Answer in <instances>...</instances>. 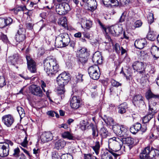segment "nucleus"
Segmentation results:
<instances>
[{"label": "nucleus", "instance_id": "obj_25", "mask_svg": "<svg viewBox=\"0 0 159 159\" xmlns=\"http://www.w3.org/2000/svg\"><path fill=\"white\" fill-rule=\"evenodd\" d=\"M80 128L83 130H84L88 129V127L90 126V124H89V122L86 120H84L80 121Z\"/></svg>", "mask_w": 159, "mask_h": 159}, {"label": "nucleus", "instance_id": "obj_57", "mask_svg": "<svg viewBox=\"0 0 159 159\" xmlns=\"http://www.w3.org/2000/svg\"><path fill=\"white\" fill-rule=\"evenodd\" d=\"M102 159H113V158L111 156L108 154H104L102 155Z\"/></svg>", "mask_w": 159, "mask_h": 159}, {"label": "nucleus", "instance_id": "obj_56", "mask_svg": "<svg viewBox=\"0 0 159 159\" xmlns=\"http://www.w3.org/2000/svg\"><path fill=\"white\" fill-rule=\"evenodd\" d=\"M25 30L23 28H20L18 30L16 34L21 35H25Z\"/></svg>", "mask_w": 159, "mask_h": 159}, {"label": "nucleus", "instance_id": "obj_49", "mask_svg": "<svg viewBox=\"0 0 159 159\" xmlns=\"http://www.w3.org/2000/svg\"><path fill=\"white\" fill-rule=\"evenodd\" d=\"M147 38L148 39L151 41H153L155 39L154 34L151 32H149L148 33Z\"/></svg>", "mask_w": 159, "mask_h": 159}, {"label": "nucleus", "instance_id": "obj_5", "mask_svg": "<svg viewBox=\"0 0 159 159\" xmlns=\"http://www.w3.org/2000/svg\"><path fill=\"white\" fill-rule=\"evenodd\" d=\"M13 145V143L9 140H7L5 143H0V156H7L9 154L10 146Z\"/></svg>", "mask_w": 159, "mask_h": 159}, {"label": "nucleus", "instance_id": "obj_18", "mask_svg": "<svg viewBox=\"0 0 159 159\" xmlns=\"http://www.w3.org/2000/svg\"><path fill=\"white\" fill-rule=\"evenodd\" d=\"M52 134L50 132H44L40 137L41 141L44 143L51 140L53 138Z\"/></svg>", "mask_w": 159, "mask_h": 159}, {"label": "nucleus", "instance_id": "obj_31", "mask_svg": "<svg viewBox=\"0 0 159 159\" xmlns=\"http://www.w3.org/2000/svg\"><path fill=\"white\" fill-rule=\"evenodd\" d=\"M10 59L11 62L13 65H15L16 64L18 63L19 57L17 54L14 55L12 57H11Z\"/></svg>", "mask_w": 159, "mask_h": 159}, {"label": "nucleus", "instance_id": "obj_41", "mask_svg": "<svg viewBox=\"0 0 159 159\" xmlns=\"http://www.w3.org/2000/svg\"><path fill=\"white\" fill-rule=\"evenodd\" d=\"M61 159H73L72 156L69 153L64 154L61 157Z\"/></svg>", "mask_w": 159, "mask_h": 159}, {"label": "nucleus", "instance_id": "obj_52", "mask_svg": "<svg viewBox=\"0 0 159 159\" xmlns=\"http://www.w3.org/2000/svg\"><path fill=\"white\" fill-rule=\"evenodd\" d=\"M143 24L141 20H137L134 23V26L135 28H139Z\"/></svg>", "mask_w": 159, "mask_h": 159}, {"label": "nucleus", "instance_id": "obj_19", "mask_svg": "<svg viewBox=\"0 0 159 159\" xmlns=\"http://www.w3.org/2000/svg\"><path fill=\"white\" fill-rule=\"evenodd\" d=\"M147 41L145 39L136 40L134 43L135 47L138 49H141L143 48L147 45Z\"/></svg>", "mask_w": 159, "mask_h": 159}, {"label": "nucleus", "instance_id": "obj_32", "mask_svg": "<svg viewBox=\"0 0 159 159\" xmlns=\"http://www.w3.org/2000/svg\"><path fill=\"white\" fill-rule=\"evenodd\" d=\"M154 116L152 114H148V115L144 116L142 119V121L144 123H146L148 122Z\"/></svg>", "mask_w": 159, "mask_h": 159}, {"label": "nucleus", "instance_id": "obj_48", "mask_svg": "<svg viewBox=\"0 0 159 159\" xmlns=\"http://www.w3.org/2000/svg\"><path fill=\"white\" fill-rule=\"evenodd\" d=\"M26 7L25 6H20L16 8L14 10L15 13H17L18 12L20 11H23L25 9Z\"/></svg>", "mask_w": 159, "mask_h": 159}, {"label": "nucleus", "instance_id": "obj_60", "mask_svg": "<svg viewBox=\"0 0 159 159\" xmlns=\"http://www.w3.org/2000/svg\"><path fill=\"white\" fill-rule=\"evenodd\" d=\"M82 76L83 75L80 74H78V75H76V79H77L78 82H82Z\"/></svg>", "mask_w": 159, "mask_h": 159}, {"label": "nucleus", "instance_id": "obj_23", "mask_svg": "<svg viewBox=\"0 0 159 159\" xmlns=\"http://www.w3.org/2000/svg\"><path fill=\"white\" fill-rule=\"evenodd\" d=\"M128 108L127 104L124 102L119 105L118 107V112L119 113L123 114L125 113Z\"/></svg>", "mask_w": 159, "mask_h": 159}, {"label": "nucleus", "instance_id": "obj_10", "mask_svg": "<svg viewBox=\"0 0 159 159\" xmlns=\"http://www.w3.org/2000/svg\"><path fill=\"white\" fill-rule=\"evenodd\" d=\"M112 129L116 134L121 137H124L127 131V128L124 125L118 124L113 125Z\"/></svg>", "mask_w": 159, "mask_h": 159}, {"label": "nucleus", "instance_id": "obj_24", "mask_svg": "<svg viewBox=\"0 0 159 159\" xmlns=\"http://www.w3.org/2000/svg\"><path fill=\"white\" fill-rule=\"evenodd\" d=\"M145 96L146 98L148 100L152 98L155 99L159 98V95H155L150 90H148L145 93Z\"/></svg>", "mask_w": 159, "mask_h": 159}, {"label": "nucleus", "instance_id": "obj_40", "mask_svg": "<svg viewBox=\"0 0 159 159\" xmlns=\"http://www.w3.org/2000/svg\"><path fill=\"white\" fill-rule=\"evenodd\" d=\"M156 107H153L152 106L148 105V114H152L154 116L155 113H156Z\"/></svg>", "mask_w": 159, "mask_h": 159}, {"label": "nucleus", "instance_id": "obj_22", "mask_svg": "<svg viewBox=\"0 0 159 159\" xmlns=\"http://www.w3.org/2000/svg\"><path fill=\"white\" fill-rule=\"evenodd\" d=\"M103 4L106 7L118 6L119 3L117 0H102Z\"/></svg>", "mask_w": 159, "mask_h": 159}, {"label": "nucleus", "instance_id": "obj_29", "mask_svg": "<svg viewBox=\"0 0 159 159\" xmlns=\"http://www.w3.org/2000/svg\"><path fill=\"white\" fill-rule=\"evenodd\" d=\"M59 24L63 27H66L67 26V19L66 17H63L59 19L58 22Z\"/></svg>", "mask_w": 159, "mask_h": 159}, {"label": "nucleus", "instance_id": "obj_14", "mask_svg": "<svg viewBox=\"0 0 159 159\" xmlns=\"http://www.w3.org/2000/svg\"><path fill=\"white\" fill-rule=\"evenodd\" d=\"M81 105V99L79 97L74 96L70 99V105L73 109H76L79 108Z\"/></svg>", "mask_w": 159, "mask_h": 159}, {"label": "nucleus", "instance_id": "obj_36", "mask_svg": "<svg viewBox=\"0 0 159 159\" xmlns=\"http://www.w3.org/2000/svg\"><path fill=\"white\" fill-rule=\"evenodd\" d=\"M25 35H20L16 34L15 39L17 42H20L23 41L25 39Z\"/></svg>", "mask_w": 159, "mask_h": 159}, {"label": "nucleus", "instance_id": "obj_15", "mask_svg": "<svg viewBox=\"0 0 159 159\" xmlns=\"http://www.w3.org/2000/svg\"><path fill=\"white\" fill-rule=\"evenodd\" d=\"M28 69L32 73H35L36 71V63L33 59L29 56H26Z\"/></svg>", "mask_w": 159, "mask_h": 159}, {"label": "nucleus", "instance_id": "obj_63", "mask_svg": "<svg viewBox=\"0 0 159 159\" xmlns=\"http://www.w3.org/2000/svg\"><path fill=\"white\" fill-rule=\"evenodd\" d=\"M84 159H94V157L90 154H85Z\"/></svg>", "mask_w": 159, "mask_h": 159}, {"label": "nucleus", "instance_id": "obj_26", "mask_svg": "<svg viewBox=\"0 0 159 159\" xmlns=\"http://www.w3.org/2000/svg\"><path fill=\"white\" fill-rule=\"evenodd\" d=\"M87 49L85 48H82L77 52L79 56H84V57H88L89 55V53L87 52Z\"/></svg>", "mask_w": 159, "mask_h": 159}, {"label": "nucleus", "instance_id": "obj_8", "mask_svg": "<svg viewBox=\"0 0 159 159\" xmlns=\"http://www.w3.org/2000/svg\"><path fill=\"white\" fill-rule=\"evenodd\" d=\"M69 9V6L66 2H62L61 4H58L56 6V11L60 15L65 14Z\"/></svg>", "mask_w": 159, "mask_h": 159}, {"label": "nucleus", "instance_id": "obj_2", "mask_svg": "<svg viewBox=\"0 0 159 159\" xmlns=\"http://www.w3.org/2000/svg\"><path fill=\"white\" fill-rule=\"evenodd\" d=\"M70 41L68 34L66 33H62L56 38L55 46L58 48L65 47L68 45Z\"/></svg>", "mask_w": 159, "mask_h": 159}, {"label": "nucleus", "instance_id": "obj_42", "mask_svg": "<svg viewBox=\"0 0 159 159\" xmlns=\"http://www.w3.org/2000/svg\"><path fill=\"white\" fill-rule=\"evenodd\" d=\"M106 123L108 125H114V121L113 119L111 117H108L107 119L105 120Z\"/></svg>", "mask_w": 159, "mask_h": 159}, {"label": "nucleus", "instance_id": "obj_33", "mask_svg": "<svg viewBox=\"0 0 159 159\" xmlns=\"http://www.w3.org/2000/svg\"><path fill=\"white\" fill-rule=\"evenodd\" d=\"M100 135L102 138H106L108 134V132L107 129L104 127L101 128L100 131Z\"/></svg>", "mask_w": 159, "mask_h": 159}, {"label": "nucleus", "instance_id": "obj_38", "mask_svg": "<svg viewBox=\"0 0 159 159\" xmlns=\"http://www.w3.org/2000/svg\"><path fill=\"white\" fill-rule=\"evenodd\" d=\"M115 36H118L119 34L121 33L122 31V27L117 25H115Z\"/></svg>", "mask_w": 159, "mask_h": 159}, {"label": "nucleus", "instance_id": "obj_61", "mask_svg": "<svg viewBox=\"0 0 159 159\" xmlns=\"http://www.w3.org/2000/svg\"><path fill=\"white\" fill-rule=\"evenodd\" d=\"M85 25L87 29H89L92 26V23L91 21L89 20H87L85 23Z\"/></svg>", "mask_w": 159, "mask_h": 159}, {"label": "nucleus", "instance_id": "obj_27", "mask_svg": "<svg viewBox=\"0 0 159 159\" xmlns=\"http://www.w3.org/2000/svg\"><path fill=\"white\" fill-rule=\"evenodd\" d=\"M100 147V143L98 141H96L94 145L91 147L97 155H98L99 153Z\"/></svg>", "mask_w": 159, "mask_h": 159}, {"label": "nucleus", "instance_id": "obj_59", "mask_svg": "<svg viewBox=\"0 0 159 159\" xmlns=\"http://www.w3.org/2000/svg\"><path fill=\"white\" fill-rule=\"evenodd\" d=\"M14 152L13 154V156L16 157H17L18 156L20 152V150L19 148H17L14 150Z\"/></svg>", "mask_w": 159, "mask_h": 159}, {"label": "nucleus", "instance_id": "obj_58", "mask_svg": "<svg viewBox=\"0 0 159 159\" xmlns=\"http://www.w3.org/2000/svg\"><path fill=\"white\" fill-rule=\"evenodd\" d=\"M28 141L27 140V137L25 136L23 142L20 143L21 145L24 147H26Z\"/></svg>", "mask_w": 159, "mask_h": 159}, {"label": "nucleus", "instance_id": "obj_30", "mask_svg": "<svg viewBox=\"0 0 159 159\" xmlns=\"http://www.w3.org/2000/svg\"><path fill=\"white\" fill-rule=\"evenodd\" d=\"M90 126L92 130V135L93 137H97L98 136V134L97 133V126L92 123L90 124Z\"/></svg>", "mask_w": 159, "mask_h": 159}, {"label": "nucleus", "instance_id": "obj_20", "mask_svg": "<svg viewBox=\"0 0 159 159\" xmlns=\"http://www.w3.org/2000/svg\"><path fill=\"white\" fill-rule=\"evenodd\" d=\"M92 59L95 64H101L102 61V58L101 53L99 51L96 52L93 54Z\"/></svg>", "mask_w": 159, "mask_h": 159}, {"label": "nucleus", "instance_id": "obj_9", "mask_svg": "<svg viewBox=\"0 0 159 159\" xmlns=\"http://www.w3.org/2000/svg\"><path fill=\"white\" fill-rule=\"evenodd\" d=\"M98 66L96 65L90 66L88 69L89 74L91 78L94 80H97L100 77Z\"/></svg>", "mask_w": 159, "mask_h": 159}, {"label": "nucleus", "instance_id": "obj_34", "mask_svg": "<svg viewBox=\"0 0 159 159\" xmlns=\"http://www.w3.org/2000/svg\"><path fill=\"white\" fill-rule=\"evenodd\" d=\"M62 136L64 138H67L70 140L73 139V136L72 134L69 132H65L62 134Z\"/></svg>", "mask_w": 159, "mask_h": 159}, {"label": "nucleus", "instance_id": "obj_51", "mask_svg": "<svg viewBox=\"0 0 159 159\" xmlns=\"http://www.w3.org/2000/svg\"><path fill=\"white\" fill-rule=\"evenodd\" d=\"M114 48L117 53H120V46L118 43H116L115 44L114 46Z\"/></svg>", "mask_w": 159, "mask_h": 159}, {"label": "nucleus", "instance_id": "obj_64", "mask_svg": "<svg viewBox=\"0 0 159 159\" xmlns=\"http://www.w3.org/2000/svg\"><path fill=\"white\" fill-rule=\"evenodd\" d=\"M52 159H58V154L56 152H53L52 153Z\"/></svg>", "mask_w": 159, "mask_h": 159}, {"label": "nucleus", "instance_id": "obj_43", "mask_svg": "<svg viewBox=\"0 0 159 159\" xmlns=\"http://www.w3.org/2000/svg\"><path fill=\"white\" fill-rule=\"evenodd\" d=\"M122 73L126 77V78H127L129 76H131L132 75V74L130 73L129 69L126 70L125 72L121 71V73Z\"/></svg>", "mask_w": 159, "mask_h": 159}, {"label": "nucleus", "instance_id": "obj_4", "mask_svg": "<svg viewBox=\"0 0 159 159\" xmlns=\"http://www.w3.org/2000/svg\"><path fill=\"white\" fill-rule=\"evenodd\" d=\"M133 69L142 75H145L146 77L148 75V73H146L145 69L146 65L145 63L139 61H136L134 62L132 65Z\"/></svg>", "mask_w": 159, "mask_h": 159}, {"label": "nucleus", "instance_id": "obj_11", "mask_svg": "<svg viewBox=\"0 0 159 159\" xmlns=\"http://www.w3.org/2000/svg\"><path fill=\"white\" fill-rule=\"evenodd\" d=\"M147 130V127L144 125L142 126L140 123L137 122L131 126L130 128V132L135 134L140 130L143 132H144Z\"/></svg>", "mask_w": 159, "mask_h": 159}, {"label": "nucleus", "instance_id": "obj_62", "mask_svg": "<svg viewBox=\"0 0 159 159\" xmlns=\"http://www.w3.org/2000/svg\"><path fill=\"white\" fill-rule=\"evenodd\" d=\"M40 152V149L37 148V149L34 148L33 149V153L36 155L37 157L39 155V153Z\"/></svg>", "mask_w": 159, "mask_h": 159}, {"label": "nucleus", "instance_id": "obj_6", "mask_svg": "<svg viewBox=\"0 0 159 159\" xmlns=\"http://www.w3.org/2000/svg\"><path fill=\"white\" fill-rule=\"evenodd\" d=\"M70 74L66 72L61 73L57 78V82L59 86L64 87L70 80Z\"/></svg>", "mask_w": 159, "mask_h": 159}, {"label": "nucleus", "instance_id": "obj_16", "mask_svg": "<svg viewBox=\"0 0 159 159\" xmlns=\"http://www.w3.org/2000/svg\"><path fill=\"white\" fill-rule=\"evenodd\" d=\"M31 93L33 95L39 97L42 96V91L39 86H37L34 85H31L29 88Z\"/></svg>", "mask_w": 159, "mask_h": 159}, {"label": "nucleus", "instance_id": "obj_13", "mask_svg": "<svg viewBox=\"0 0 159 159\" xmlns=\"http://www.w3.org/2000/svg\"><path fill=\"white\" fill-rule=\"evenodd\" d=\"M2 121L7 126L10 127L13 123L14 119L10 114L5 115L2 117Z\"/></svg>", "mask_w": 159, "mask_h": 159}, {"label": "nucleus", "instance_id": "obj_7", "mask_svg": "<svg viewBox=\"0 0 159 159\" xmlns=\"http://www.w3.org/2000/svg\"><path fill=\"white\" fill-rule=\"evenodd\" d=\"M109 145L113 147L115 149V152H117L120 150L123 144V142L122 140L118 138L113 137L110 138L108 141Z\"/></svg>", "mask_w": 159, "mask_h": 159}, {"label": "nucleus", "instance_id": "obj_54", "mask_svg": "<svg viewBox=\"0 0 159 159\" xmlns=\"http://www.w3.org/2000/svg\"><path fill=\"white\" fill-rule=\"evenodd\" d=\"M46 85L45 83L43 80H41V87L42 88V89L43 90V91L44 92H46V94L47 96H48V92L47 91H46V90H45V89H44V88L46 87Z\"/></svg>", "mask_w": 159, "mask_h": 159}, {"label": "nucleus", "instance_id": "obj_12", "mask_svg": "<svg viewBox=\"0 0 159 159\" xmlns=\"http://www.w3.org/2000/svg\"><path fill=\"white\" fill-rule=\"evenodd\" d=\"M144 98L140 94L135 95L134 97L133 103L135 106L140 107L145 105L144 101Z\"/></svg>", "mask_w": 159, "mask_h": 159}, {"label": "nucleus", "instance_id": "obj_1", "mask_svg": "<svg viewBox=\"0 0 159 159\" xmlns=\"http://www.w3.org/2000/svg\"><path fill=\"white\" fill-rule=\"evenodd\" d=\"M43 64L44 70L48 75L51 76L58 72L59 65L55 58L47 57L44 60Z\"/></svg>", "mask_w": 159, "mask_h": 159}, {"label": "nucleus", "instance_id": "obj_50", "mask_svg": "<svg viewBox=\"0 0 159 159\" xmlns=\"http://www.w3.org/2000/svg\"><path fill=\"white\" fill-rule=\"evenodd\" d=\"M125 141L126 143L129 145H132L134 143V139L131 137H127L125 138Z\"/></svg>", "mask_w": 159, "mask_h": 159}, {"label": "nucleus", "instance_id": "obj_35", "mask_svg": "<svg viewBox=\"0 0 159 159\" xmlns=\"http://www.w3.org/2000/svg\"><path fill=\"white\" fill-rule=\"evenodd\" d=\"M65 144V143L63 140H60L57 142L55 143V146L57 149L61 148L63 147Z\"/></svg>", "mask_w": 159, "mask_h": 159}, {"label": "nucleus", "instance_id": "obj_17", "mask_svg": "<svg viewBox=\"0 0 159 159\" xmlns=\"http://www.w3.org/2000/svg\"><path fill=\"white\" fill-rule=\"evenodd\" d=\"M13 21L12 19L10 17H0V28L2 29L10 25Z\"/></svg>", "mask_w": 159, "mask_h": 159}, {"label": "nucleus", "instance_id": "obj_28", "mask_svg": "<svg viewBox=\"0 0 159 159\" xmlns=\"http://www.w3.org/2000/svg\"><path fill=\"white\" fill-rule=\"evenodd\" d=\"M88 4L92 10H94L96 9L97 4L95 0H89Z\"/></svg>", "mask_w": 159, "mask_h": 159}, {"label": "nucleus", "instance_id": "obj_37", "mask_svg": "<svg viewBox=\"0 0 159 159\" xmlns=\"http://www.w3.org/2000/svg\"><path fill=\"white\" fill-rule=\"evenodd\" d=\"M17 111H18L20 117L22 118L25 116V112L24 109L20 107H17Z\"/></svg>", "mask_w": 159, "mask_h": 159}, {"label": "nucleus", "instance_id": "obj_55", "mask_svg": "<svg viewBox=\"0 0 159 159\" xmlns=\"http://www.w3.org/2000/svg\"><path fill=\"white\" fill-rule=\"evenodd\" d=\"M0 39L2 40L3 42L6 43H7L9 42V40L7 36L3 33L2 34V35L1 36V38Z\"/></svg>", "mask_w": 159, "mask_h": 159}, {"label": "nucleus", "instance_id": "obj_44", "mask_svg": "<svg viewBox=\"0 0 159 159\" xmlns=\"http://www.w3.org/2000/svg\"><path fill=\"white\" fill-rule=\"evenodd\" d=\"M111 83L112 86L116 87H117L119 86H121V83H120L116 81L114 79H112L111 80Z\"/></svg>", "mask_w": 159, "mask_h": 159}, {"label": "nucleus", "instance_id": "obj_3", "mask_svg": "<svg viewBox=\"0 0 159 159\" xmlns=\"http://www.w3.org/2000/svg\"><path fill=\"white\" fill-rule=\"evenodd\" d=\"M156 151L157 150L152 148L150 149V147L147 146L140 153V158L141 159H152L156 155Z\"/></svg>", "mask_w": 159, "mask_h": 159}, {"label": "nucleus", "instance_id": "obj_47", "mask_svg": "<svg viewBox=\"0 0 159 159\" xmlns=\"http://www.w3.org/2000/svg\"><path fill=\"white\" fill-rule=\"evenodd\" d=\"M148 23L151 24L154 21L153 14L152 13H150L148 17Z\"/></svg>", "mask_w": 159, "mask_h": 159}, {"label": "nucleus", "instance_id": "obj_45", "mask_svg": "<svg viewBox=\"0 0 159 159\" xmlns=\"http://www.w3.org/2000/svg\"><path fill=\"white\" fill-rule=\"evenodd\" d=\"M109 33L113 36H115V25L111 26L108 28Z\"/></svg>", "mask_w": 159, "mask_h": 159}, {"label": "nucleus", "instance_id": "obj_53", "mask_svg": "<svg viewBox=\"0 0 159 159\" xmlns=\"http://www.w3.org/2000/svg\"><path fill=\"white\" fill-rule=\"evenodd\" d=\"M87 57H84V56H79V60L81 62L84 63H85L87 60Z\"/></svg>", "mask_w": 159, "mask_h": 159}, {"label": "nucleus", "instance_id": "obj_46", "mask_svg": "<svg viewBox=\"0 0 159 159\" xmlns=\"http://www.w3.org/2000/svg\"><path fill=\"white\" fill-rule=\"evenodd\" d=\"M6 84V82L5 78L3 76H0V87H3Z\"/></svg>", "mask_w": 159, "mask_h": 159}, {"label": "nucleus", "instance_id": "obj_39", "mask_svg": "<svg viewBox=\"0 0 159 159\" xmlns=\"http://www.w3.org/2000/svg\"><path fill=\"white\" fill-rule=\"evenodd\" d=\"M153 136H155L156 138H159V128L156 127L154 128L153 132L152 134Z\"/></svg>", "mask_w": 159, "mask_h": 159}, {"label": "nucleus", "instance_id": "obj_21", "mask_svg": "<svg viewBox=\"0 0 159 159\" xmlns=\"http://www.w3.org/2000/svg\"><path fill=\"white\" fill-rule=\"evenodd\" d=\"M151 52L155 60L159 58V48L156 46L152 47Z\"/></svg>", "mask_w": 159, "mask_h": 159}]
</instances>
